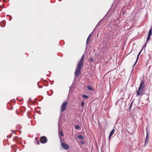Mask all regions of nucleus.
<instances>
[{
    "instance_id": "6ab92c4d",
    "label": "nucleus",
    "mask_w": 152,
    "mask_h": 152,
    "mask_svg": "<svg viewBox=\"0 0 152 152\" xmlns=\"http://www.w3.org/2000/svg\"><path fill=\"white\" fill-rule=\"evenodd\" d=\"M84 102H81V106L83 107L84 105Z\"/></svg>"
},
{
    "instance_id": "0eeeda50",
    "label": "nucleus",
    "mask_w": 152,
    "mask_h": 152,
    "mask_svg": "<svg viewBox=\"0 0 152 152\" xmlns=\"http://www.w3.org/2000/svg\"><path fill=\"white\" fill-rule=\"evenodd\" d=\"M115 131V130L114 129H113L111 131V132L109 134V138H108L109 140H110L111 137L113 135V134H114Z\"/></svg>"
},
{
    "instance_id": "412c9836",
    "label": "nucleus",
    "mask_w": 152,
    "mask_h": 152,
    "mask_svg": "<svg viewBox=\"0 0 152 152\" xmlns=\"http://www.w3.org/2000/svg\"><path fill=\"white\" fill-rule=\"evenodd\" d=\"M102 43H103V45H106V43H104V42H103Z\"/></svg>"
},
{
    "instance_id": "423d86ee",
    "label": "nucleus",
    "mask_w": 152,
    "mask_h": 152,
    "mask_svg": "<svg viewBox=\"0 0 152 152\" xmlns=\"http://www.w3.org/2000/svg\"><path fill=\"white\" fill-rule=\"evenodd\" d=\"M144 90L142 89H138V91L137 92V96H139L142 94L143 92V91Z\"/></svg>"
},
{
    "instance_id": "6e6552de",
    "label": "nucleus",
    "mask_w": 152,
    "mask_h": 152,
    "mask_svg": "<svg viewBox=\"0 0 152 152\" xmlns=\"http://www.w3.org/2000/svg\"><path fill=\"white\" fill-rule=\"evenodd\" d=\"M59 129H60L59 127V128H58V129H59L58 134H59V137L60 139L61 140L60 136H61L63 137V136L64 135L63 134L62 132V131H61V130L60 131H59Z\"/></svg>"
},
{
    "instance_id": "7ed1b4c3",
    "label": "nucleus",
    "mask_w": 152,
    "mask_h": 152,
    "mask_svg": "<svg viewBox=\"0 0 152 152\" xmlns=\"http://www.w3.org/2000/svg\"><path fill=\"white\" fill-rule=\"evenodd\" d=\"M40 142L41 143H44L47 142V139L46 137L43 136L40 139Z\"/></svg>"
},
{
    "instance_id": "a211bd4d",
    "label": "nucleus",
    "mask_w": 152,
    "mask_h": 152,
    "mask_svg": "<svg viewBox=\"0 0 152 152\" xmlns=\"http://www.w3.org/2000/svg\"><path fill=\"white\" fill-rule=\"evenodd\" d=\"M132 102H132V103H131V104H130V106L129 107V109L130 110L131 109V108L132 106Z\"/></svg>"
},
{
    "instance_id": "1a4fd4ad",
    "label": "nucleus",
    "mask_w": 152,
    "mask_h": 152,
    "mask_svg": "<svg viewBox=\"0 0 152 152\" xmlns=\"http://www.w3.org/2000/svg\"><path fill=\"white\" fill-rule=\"evenodd\" d=\"M148 140H149V139H148V135L147 134L146 137L145 142V144H144L145 146L147 145V144L148 142Z\"/></svg>"
},
{
    "instance_id": "dca6fc26",
    "label": "nucleus",
    "mask_w": 152,
    "mask_h": 152,
    "mask_svg": "<svg viewBox=\"0 0 152 152\" xmlns=\"http://www.w3.org/2000/svg\"><path fill=\"white\" fill-rule=\"evenodd\" d=\"M91 34L88 36L87 39V41H86V43L87 44L88 42V40L89 39V38L91 37Z\"/></svg>"
},
{
    "instance_id": "4468645a",
    "label": "nucleus",
    "mask_w": 152,
    "mask_h": 152,
    "mask_svg": "<svg viewBox=\"0 0 152 152\" xmlns=\"http://www.w3.org/2000/svg\"><path fill=\"white\" fill-rule=\"evenodd\" d=\"M151 36L148 35V36L147 37V40H146V43L150 39Z\"/></svg>"
},
{
    "instance_id": "f03ea898",
    "label": "nucleus",
    "mask_w": 152,
    "mask_h": 152,
    "mask_svg": "<svg viewBox=\"0 0 152 152\" xmlns=\"http://www.w3.org/2000/svg\"><path fill=\"white\" fill-rule=\"evenodd\" d=\"M67 103L66 102H64L62 104L61 108V112L64 111L66 108Z\"/></svg>"
},
{
    "instance_id": "20e7f679",
    "label": "nucleus",
    "mask_w": 152,
    "mask_h": 152,
    "mask_svg": "<svg viewBox=\"0 0 152 152\" xmlns=\"http://www.w3.org/2000/svg\"><path fill=\"white\" fill-rule=\"evenodd\" d=\"M61 145L64 149L66 150H67L69 148V147L68 144L64 143L62 142L61 143Z\"/></svg>"
},
{
    "instance_id": "9b49d317",
    "label": "nucleus",
    "mask_w": 152,
    "mask_h": 152,
    "mask_svg": "<svg viewBox=\"0 0 152 152\" xmlns=\"http://www.w3.org/2000/svg\"><path fill=\"white\" fill-rule=\"evenodd\" d=\"M77 138L80 139H83L84 138L83 136L82 135H78L77 136Z\"/></svg>"
},
{
    "instance_id": "5701e85b",
    "label": "nucleus",
    "mask_w": 152,
    "mask_h": 152,
    "mask_svg": "<svg viewBox=\"0 0 152 152\" xmlns=\"http://www.w3.org/2000/svg\"><path fill=\"white\" fill-rule=\"evenodd\" d=\"M37 140V142H38V143L37 144H39V142L38 141V140Z\"/></svg>"
},
{
    "instance_id": "a878e982",
    "label": "nucleus",
    "mask_w": 152,
    "mask_h": 152,
    "mask_svg": "<svg viewBox=\"0 0 152 152\" xmlns=\"http://www.w3.org/2000/svg\"><path fill=\"white\" fill-rule=\"evenodd\" d=\"M29 100H31V98H30V99H29Z\"/></svg>"
},
{
    "instance_id": "b1692460",
    "label": "nucleus",
    "mask_w": 152,
    "mask_h": 152,
    "mask_svg": "<svg viewBox=\"0 0 152 152\" xmlns=\"http://www.w3.org/2000/svg\"><path fill=\"white\" fill-rule=\"evenodd\" d=\"M42 87H40V86H39V88H41Z\"/></svg>"
},
{
    "instance_id": "4be33fe9",
    "label": "nucleus",
    "mask_w": 152,
    "mask_h": 152,
    "mask_svg": "<svg viewBox=\"0 0 152 152\" xmlns=\"http://www.w3.org/2000/svg\"><path fill=\"white\" fill-rule=\"evenodd\" d=\"M81 142V143L82 144H84V142L83 141H82V142Z\"/></svg>"
},
{
    "instance_id": "aec40b11",
    "label": "nucleus",
    "mask_w": 152,
    "mask_h": 152,
    "mask_svg": "<svg viewBox=\"0 0 152 152\" xmlns=\"http://www.w3.org/2000/svg\"><path fill=\"white\" fill-rule=\"evenodd\" d=\"M93 60V59L92 58H89V61H90L92 62V61Z\"/></svg>"
},
{
    "instance_id": "f257e3e1",
    "label": "nucleus",
    "mask_w": 152,
    "mask_h": 152,
    "mask_svg": "<svg viewBox=\"0 0 152 152\" xmlns=\"http://www.w3.org/2000/svg\"><path fill=\"white\" fill-rule=\"evenodd\" d=\"M84 57V55H83L80 60L78 64L76 67L75 72V76L77 77L80 74V70L83 65Z\"/></svg>"
},
{
    "instance_id": "ddd939ff",
    "label": "nucleus",
    "mask_w": 152,
    "mask_h": 152,
    "mask_svg": "<svg viewBox=\"0 0 152 152\" xmlns=\"http://www.w3.org/2000/svg\"><path fill=\"white\" fill-rule=\"evenodd\" d=\"M87 88L88 90L90 91H92L93 90V88L92 87L90 86H87Z\"/></svg>"
},
{
    "instance_id": "9d476101",
    "label": "nucleus",
    "mask_w": 152,
    "mask_h": 152,
    "mask_svg": "<svg viewBox=\"0 0 152 152\" xmlns=\"http://www.w3.org/2000/svg\"><path fill=\"white\" fill-rule=\"evenodd\" d=\"M141 51H140L139 53H138V56H137V59H136V60L135 63L134 64V65H133V66H134L136 64L137 61V60H138V59L139 58V55L141 53Z\"/></svg>"
},
{
    "instance_id": "f8f14e48",
    "label": "nucleus",
    "mask_w": 152,
    "mask_h": 152,
    "mask_svg": "<svg viewBox=\"0 0 152 152\" xmlns=\"http://www.w3.org/2000/svg\"><path fill=\"white\" fill-rule=\"evenodd\" d=\"M152 34V30L151 28L149 30L148 33V35L151 36Z\"/></svg>"
},
{
    "instance_id": "393cba45",
    "label": "nucleus",
    "mask_w": 152,
    "mask_h": 152,
    "mask_svg": "<svg viewBox=\"0 0 152 152\" xmlns=\"http://www.w3.org/2000/svg\"><path fill=\"white\" fill-rule=\"evenodd\" d=\"M145 44H146V43H145V45H144V46H146V45H145Z\"/></svg>"
},
{
    "instance_id": "f3484780",
    "label": "nucleus",
    "mask_w": 152,
    "mask_h": 152,
    "mask_svg": "<svg viewBox=\"0 0 152 152\" xmlns=\"http://www.w3.org/2000/svg\"><path fill=\"white\" fill-rule=\"evenodd\" d=\"M79 126L78 125H76L75 127V128L77 129H79Z\"/></svg>"
},
{
    "instance_id": "39448f33",
    "label": "nucleus",
    "mask_w": 152,
    "mask_h": 152,
    "mask_svg": "<svg viewBox=\"0 0 152 152\" xmlns=\"http://www.w3.org/2000/svg\"><path fill=\"white\" fill-rule=\"evenodd\" d=\"M145 87V83L144 82H142L140 85L138 89H142L144 90V88Z\"/></svg>"
},
{
    "instance_id": "2eb2a0df",
    "label": "nucleus",
    "mask_w": 152,
    "mask_h": 152,
    "mask_svg": "<svg viewBox=\"0 0 152 152\" xmlns=\"http://www.w3.org/2000/svg\"><path fill=\"white\" fill-rule=\"evenodd\" d=\"M83 98H85L86 99H88V96L86 95H83Z\"/></svg>"
}]
</instances>
